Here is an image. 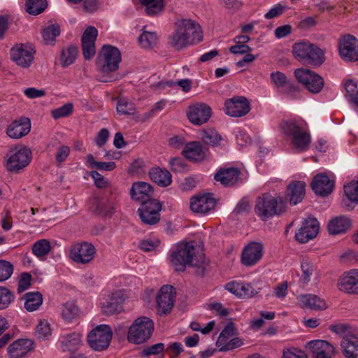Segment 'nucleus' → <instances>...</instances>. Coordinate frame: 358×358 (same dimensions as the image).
<instances>
[{
	"label": "nucleus",
	"instance_id": "nucleus-22",
	"mask_svg": "<svg viewBox=\"0 0 358 358\" xmlns=\"http://www.w3.org/2000/svg\"><path fill=\"white\" fill-rule=\"evenodd\" d=\"M154 189L152 185L146 182L138 181L134 182L130 189V196L132 200L140 203H145L152 199Z\"/></svg>",
	"mask_w": 358,
	"mask_h": 358
},
{
	"label": "nucleus",
	"instance_id": "nucleus-25",
	"mask_svg": "<svg viewBox=\"0 0 358 358\" xmlns=\"http://www.w3.org/2000/svg\"><path fill=\"white\" fill-rule=\"evenodd\" d=\"M320 229V224L317 219L308 217L305 220L301 228L296 232V239L301 243H307L315 238Z\"/></svg>",
	"mask_w": 358,
	"mask_h": 358
},
{
	"label": "nucleus",
	"instance_id": "nucleus-52",
	"mask_svg": "<svg viewBox=\"0 0 358 358\" xmlns=\"http://www.w3.org/2000/svg\"><path fill=\"white\" fill-rule=\"evenodd\" d=\"M157 36L155 32L145 31L139 36L140 45L144 48H152L157 43Z\"/></svg>",
	"mask_w": 358,
	"mask_h": 358
},
{
	"label": "nucleus",
	"instance_id": "nucleus-9",
	"mask_svg": "<svg viewBox=\"0 0 358 358\" xmlns=\"http://www.w3.org/2000/svg\"><path fill=\"white\" fill-rule=\"evenodd\" d=\"M112 335L111 329L108 325H99L88 334L87 342L93 350L102 351L109 346Z\"/></svg>",
	"mask_w": 358,
	"mask_h": 358
},
{
	"label": "nucleus",
	"instance_id": "nucleus-40",
	"mask_svg": "<svg viewBox=\"0 0 358 358\" xmlns=\"http://www.w3.org/2000/svg\"><path fill=\"white\" fill-rule=\"evenodd\" d=\"M79 314L80 310L73 302L68 301L62 307L61 315L63 320L68 323L75 321Z\"/></svg>",
	"mask_w": 358,
	"mask_h": 358
},
{
	"label": "nucleus",
	"instance_id": "nucleus-3",
	"mask_svg": "<svg viewBox=\"0 0 358 358\" xmlns=\"http://www.w3.org/2000/svg\"><path fill=\"white\" fill-rule=\"evenodd\" d=\"M201 27L191 20L182 19L176 24V29L170 36L169 44L176 50H180L192 42L201 41Z\"/></svg>",
	"mask_w": 358,
	"mask_h": 358
},
{
	"label": "nucleus",
	"instance_id": "nucleus-24",
	"mask_svg": "<svg viewBox=\"0 0 358 358\" xmlns=\"http://www.w3.org/2000/svg\"><path fill=\"white\" fill-rule=\"evenodd\" d=\"M334 177H330L325 173L317 174L313 179L311 187L313 191L317 195L327 196L334 188Z\"/></svg>",
	"mask_w": 358,
	"mask_h": 358
},
{
	"label": "nucleus",
	"instance_id": "nucleus-7",
	"mask_svg": "<svg viewBox=\"0 0 358 358\" xmlns=\"http://www.w3.org/2000/svg\"><path fill=\"white\" fill-rule=\"evenodd\" d=\"M120 51L115 46L103 45L96 58V65L103 73L114 72L121 62Z\"/></svg>",
	"mask_w": 358,
	"mask_h": 358
},
{
	"label": "nucleus",
	"instance_id": "nucleus-46",
	"mask_svg": "<svg viewBox=\"0 0 358 358\" xmlns=\"http://www.w3.org/2000/svg\"><path fill=\"white\" fill-rule=\"evenodd\" d=\"M26 11L31 15H36L43 13L48 6L46 0H27Z\"/></svg>",
	"mask_w": 358,
	"mask_h": 358
},
{
	"label": "nucleus",
	"instance_id": "nucleus-57",
	"mask_svg": "<svg viewBox=\"0 0 358 358\" xmlns=\"http://www.w3.org/2000/svg\"><path fill=\"white\" fill-rule=\"evenodd\" d=\"M73 111L72 103H68L64 106L53 110L52 111V115L55 119H59L64 117H67Z\"/></svg>",
	"mask_w": 358,
	"mask_h": 358
},
{
	"label": "nucleus",
	"instance_id": "nucleus-47",
	"mask_svg": "<svg viewBox=\"0 0 358 358\" xmlns=\"http://www.w3.org/2000/svg\"><path fill=\"white\" fill-rule=\"evenodd\" d=\"M51 250V245L48 239L36 241L32 246V252L38 258L46 256Z\"/></svg>",
	"mask_w": 358,
	"mask_h": 358
},
{
	"label": "nucleus",
	"instance_id": "nucleus-28",
	"mask_svg": "<svg viewBox=\"0 0 358 358\" xmlns=\"http://www.w3.org/2000/svg\"><path fill=\"white\" fill-rule=\"evenodd\" d=\"M243 345L244 341L237 336V330L231 319L225 318V351L237 349Z\"/></svg>",
	"mask_w": 358,
	"mask_h": 358
},
{
	"label": "nucleus",
	"instance_id": "nucleus-32",
	"mask_svg": "<svg viewBox=\"0 0 358 358\" xmlns=\"http://www.w3.org/2000/svg\"><path fill=\"white\" fill-rule=\"evenodd\" d=\"M341 352L345 358H358V337L345 335L341 341Z\"/></svg>",
	"mask_w": 358,
	"mask_h": 358
},
{
	"label": "nucleus",
	"instance_id": "nucleus-60",
	"mask_svg": "<svg viewBox=\"0 0 358 358\" xmlns=\"http://www.w3.org/2000/svg\"><path fill=\"white\" fill-rule=\"evenodd\" d=\"M271 80L272 83L276 87H282L285 85L287 78L285 75L280 71H275L271 73Z\"/></svg>",
	"mask_w": 358,
	"mask_h": 358
},
{
	"label": "nucleus",
	"instance_id": "nucleus-62",
	"mask_svg": "<svg viewBox=\"0 0 358 358\" xmlns=\"http://www.w3.org/2000/svg\"><path fill=\"white\" fill-rule=\"evenodd\" d=\"M282 358H308V356L301 350L291 348L283 351Z\"/></svg>",
	"mask_w": 358,
	"mask_h": 358
},
{
	"label": "nucleus",
	"instance_id": "nucleus-23",
	"mask_svg": "<svg viewBox=\"0 0 358 358\" xmlns=\"http://www.w3.org/2000/svg\"><path fill=\"white\" fill-rule=\"evenodd\" d=\"M187 116L195 125H201L208 121L211 116L210 107L204 103H196L189 107Z\"/></svg>",
	"mask_w": 358,
	"mask_h": 358
},
{
	"label": "nucleus",
	"instance_id": "nucleus-6",
	"mask_svg": "<svg viewBox=\"0 0 358 358\" xmlns=\"http://www.w3.org/2000/svg\"><path fill=\"white\" fill-rule=\"evenodd\" d=\"M153 331V321L148 317H139L130 326L127 340L131 343H143L151 337Z\"/></svg>",
	"mask_w": 358,
	"mask_h": 358
},
{
	"label": "nucleus",
	"instance_id": "nucleus-1",
	"mask_svg": "<svg viewBox=\"0 0 358 358\" xmlns=\"http://www.w3.org/2000/svg\"><path fill=\"white\" fill-rule=\"evenodd\" d=\"M203 246L202 242L194 241L178 243L169 251V262L177 271H183L187 266L203 268Z\"/></svg>",
	"mask_w": 358,
	"mask_h": 358
},
{
	"label": "nucleus",
	"instance_id": "nucleus-31",
	"mask_svg": "<svg viewBox=\"0 0 358 358\" xmlns=\"http://www.w3.org/2000/svg\"><path fill=\"white\" fill-rule=\"evenodd\" d=\"M306 185L303 181L290 182L287 189L286 199L289 200L292 205L300 203L305 195Z\"/></svg>",
	"mask_w": 358,
	"mask_h": 358
},
{
	"label": "nucleus",
	"instance_id": "nucleus-14",
	"mask_svg": "<svg viewBox=\"0 0 358 358\" xmlns=\"http://www.w3.org/2000/svg\"><path fill=\"white\" fill-rule=\"evenodd\" d=\"M10 54L12 61L17 65L28 68L34 62L35 50L30 45L18 43L10 49Z\"/></svg>",
	"mask_w": 358,
	"mask_h": 358
},
{
	"label": "nucleus",
	"instance_id": "nucleus-41",
	"mask_svg": "<svg viewBox=\"0 0 358 358\" xmlns=\"http://www.w3.org/2000/svg\"><path fill=\"white\" fill-rule=\"evenodd\" d=\"M78 48L71 45L62 50L60 62L62 67H66L76 61L78 56Z\"/></svg>",
	"mask_w": 358,
	"mask_h": 358
},
{
	"label": "nucleus",
	"instance_id": "nucleus-29",
	"mask_svg": "<svg viewBox=\"0 0 358 358\" xmlns=\"http://www.w3.org/2000/svg\"><path fill=\"white\" fill-rule=\"evenodd\" d=\"M31 129V122L29 118L22 117L14 120L8 127L7 135L13 139L20 138L29 134Z\"/></svg>",
	"mask_w": 358,
	"mask_h": 358
},
{
	"label": "nucleus",
	"instance_id": "nucleus-49",
	"mask_svg": "<svg viewBox=\"0 0 358 358\" xmlns=\"http://www.w3.org/2000/svg\"><path fill=\"white\" fill-rule=\"evenodd\" d=\"M36 335L41 340L49 339L52 335L50 323L46 320H41L36 327Z\"/></svg>",
	"mask_w": 358,
	"mask_h": 358
},
{
	"label": "nucleus",
	"instance_id": "nucleus-64",
	"mask_svg": "<svg viewBox=\"0 0 358 358\" xmlns=\"http://www.w3.org/2000/svg\"><path fill=\"white\" fill-rule=\"evenodd\" d=\"M70 154V148L66 145L59 146L55 154V159L57 163L64 162Z\"/></svg>",
	"mask_w": 358,
	"mask_h": 358
},
{
	"label": "nucleus",
	"instance_id": "nucleus-16",
	"mask_svg": "<svg viewBox=\"0 0 358 358\" xmlns=\"http://www.w3.org/2000/svg\"><path fill=\"white\" fill-rule=\"evenodd\" d=\"M264 247L261 242H250L242 251L241 262L247 267L253 266L261 261L264 256Z\"/></svg>",
	"mask_w": 358,
	"mask_h": 358
},
{
	"label": "nucleus",
	"instance_id": "nucleus-19",
	"mask_svg": "<svg viewBox=\"0 0 358 358\" xmlns=\"http://www.w3.org/2000/svg\"><path fill=\"white\" fill-rule=\"evenodd\" d=\"M226 113L231 117H240L250 111V104L244 96H235L225 100Z\"/></svg>",
	"mask_w": 358,
	"mask_h": 358
},
{
	"label": "nucleus",
	"instance_id": "nucleus-42",
	"mask_svg": "<svg viewBox=\"0 0 358 358\" xmlns=\"http://www.w3.org/2000/svg\"><path fill=\"white\" fill-rule=\"evenodd\" d=\"M85 164L91 169H98L99 171H110L113 170L115 167V163L113 162H98L95 161L94 156L92 154H88L85 157Z\"/></svg>",
	"mask_w": 358,
	"mask_h": 358
},
{
	"label": "nucleus",
	"instance_id": "nucleus-56",
	"mask_svg": "<svg viewBox=\"0 0 358 358\" xmlns=\"http://www.w3.org/2000/svg\"><path fill=\"white\" fill-rule=\"evenodd\" d=\"M160 243V240L157 238H148L140 242L139 248L145 252H150L155 250Z\"/></svg>",
	"mask_w": 358,
	"mask_h": 358
},
{
	"label": "nucleus",
	"instance_id": "nucleus-34",
	"mask_svg": "<svg viewBox=\"0 0 358 358\" xmlns=\"http://www.w3.org/2000/svg\"><path fill=\"white\" fill-rule=\"evenodd\" d=\"M124 299L120 292L113 293L108 299L101 303V309L105 314L112 315L119 312Z\"/></svg>",
	"mask_w": 358,
	"mask_h": 358
},
{
	"label": "nucleus",
	"instance_id": "nucleus-5",
	"mask_svg": "<svg viewBox=\"0 0 358 358\" xmlns=\"http://www.w3.org/2000/svg\"><path fill=\"white\" fill-rule=\"evenodd\" d=\"M284 208L285 201L282 198L265 194L257 199L255 211L262 220H267L275 215L280 214Z\"/></svg>",
	"mask_w": 358,
	"mask_h": 358
},
{
	"label": "nucleus",
	"instance_id": "nucleus-36",
	"mask_svg": "<svg viewBox=\"0 0 358 358\" xmlns=\"http://www.w3.org/2000/svg\"><path fill=\"white\" fill-rule=\"evenodd\" d=\"M82 335L78 332L62 335L59 338L62 351H75L81 344Z\"/></svg>",
	"mask_w": 358,
	"mask_h": 358
},
{
	"label": "nucleus",
	"instance_id": "nucleus-58",
	"mask_svg": "<svg viewBox=\"0 0 358 358\" xmlns=\"http://www.w3.org/2000/svg\"><path fill=\"white\" fill-rule=\"evenodd\" d=\"M31 275L29 273H22L19 279L17 292L21 293L31 286Z\"/></svg>",
	"mask_w": 358,
	"mask_h": 358
},
{
	"label": "nucleus",
	"instance_id": "nucleus-15",
	"mask_svg": "<svg viewBox=\"0 0 358 358\" xmlns=\"http://www.w3.org/2000/svg\"><path fill=\"white\" fill-rule=\"evenodd\" d=\"M217 201L210 193L192 196L189 201V208L195 213L206 215L214 209Z\"/></svg>",
	"mask_w": 358,
	"mask_h": 358
},
{
	"label": "nucleus",
	"instance_id": "nucleus-51",
	"mask_svg": "<svg viewBox=\"0 0 358 358\" xmlns=\"http://www.w3.org/2000/svg\"><path fill=\"white\" fill-rule=\"evenodd\" d=\"M201 138L205 144L212 146L217 145L222 140L221 136L213 129L204 130Z\"/></svg>",
	"mask_w": 358,
	"mask_h": 358
},
{
	"label": "nucleus",
	"instance_id": "nucleus-35",
	"mask_svg": "<svg viewBox=\"0 0 358 358\" xmlns=\"http://www.w3.org/2000/svg\"><path fill=\"white\" fill-rule=\"evenodd\" d=\"M351 227V221L345 216H338L331 219L327 226L331 234L345 233Z\"/></svg>",
	"mask_w": 358,
	"mask_h": 358
},
{
	"label": "nucleus",
	"instance_id": "nucleus-55",
	"mask_svg": "<svg viewBox=\"0 0 358 358\" xmlns=\"http://www.w3.org/2000/svg\"><path fill=\"white\" fill-rule=\"evenodd\" d=\"M13 271L14 266L10 262L0 260V282H3L9 279Z\"/></svg>",
	"mask_w": 358,
	"mask_h": 358
},
{
	"label": "nucleus",
	"instance_id": "nucleus-39",
	"mask_svg": "<svg viewBox=\"0 0 358 358\" xmlns=\"http://www.w3.org/2000/svg\"><path fill=\"white\" fill-rule=\"evenodd\" d=\"M301 271L299 281L303 285H307L315 272V266L311 260L303 259L301 262Z\"/></svg>",
	"mask_w": 358,
	"mask_h": 358
},
{
	"label": "nucleus",
	"instance_id": "nucleus-26",
	"mask_svg": "<svg viewBox=\"0 0 358 358\" xmlns=\"http://www.w3.org/2000/svg\"><path fill=\"white\" fill-rule=\"evenodd\" d=\"M306 348L314 355V358H332L335 355L334 346L323 340L310 341Z\"/></svg>",
	"mask_w": 358,
	"mask_h": 358
},
{
	"label": "nucleus",
	"instance_id": "nucleus-59",
	"mask_svg": "<svg viewBox=\"0 0 358 358\" xmlns=\"http://www.w3.org/2000/svg\"><path fill=\"white\" fill-rule=\"evenodd\" d=\"M285 10V6L277 3L270 8V10L264 14V17L267 20H271L280 16Z\"/></svg>",
	"mask_w": 358,
	"mask_h": 358
},
{
	"label": "nucleus",
	"instance_id": "nucleus-44",
	"mask_svg": "<svg viewBox=\"0 0 358 358\" xmlns=\"http://www.w3.org/2000/svg\"><path fill=\"white\" fill-rule=\"evenodd\" d=\"M344 194L351 203L358 204V178L344 185Z\"/></svg>",
	"mask_w": 358,
	"mask_h": 358
},
{
	"label": "nucleus",
	"instance_id": "nucleus-43",
	"mask_svg": "<svg viewBox=\"0 0 358 358\" xmlns=\"http://www.w3.org/2000/svg\"><path fill=\"white\" fill-rule=\"evenodd\" d=\"M41 34L45 44L52 45L56 37L60 34V28L58 24H51L45 27Z\"/></svg>",
	"mask_w": 358,
	"mask_h": 358
},
{
	"label": "nucleus",
	"instance_id": "nucleus-48",
	"mask_svg": "<svg viewBox=\"0 0 358 358\" xmlns=\"http://www.w3.org/2000/svg\"><path fill=\"white\" fill-rule=\"evenodd\" d=\"M241 171L237 167L225 168V187H233L241 182Z\"/></svg>",
	"mask_w": 358,
	"mask_h": 358
},
{
	"label": "nucleus",
	"instance_id": "nucleus-2",
	"mask_svg": "<svg viewBox=\"0 0 358 358\" xmlns=\"http://www.w3.org/2000/svg\"><path fill=\"white\" fill-rule=\"evenodd\" d=\"M280 128L292 148L298 152L309 149L311 136L306 122L302 120H283Z\"/></svg>",
	"mask_w": 358,
	"mask_h": 358
},
{
	"label": "nucleus",
	"instance_id": "nucleus-37",
	"mask_svg": "<svg viewBox=\"0 0 358 358\" xmlns=\"http://www.w3.org/2000/svg\"><path fill=\"white\" fill-rule=\"evenodd\" d=\"M149 176L154 182L161 187H167L172 182V176L170 172L159 167L151 169Z\"/></svg>",
	"mask_w": 358,
	"mask_h": 358
},
{
	"label": "nucleus",
	"instance_id": "nucleus-4",
	"mask_svg": "<svg viewBox=\"0 0 358 358\" xmlns=\"http://www.w3.org/2000/svg\"><path fill=\"white\" fill-rule=\"evenodd\" d=\"M292 54L298 60L314 66H320L325 60L324 50L307 40L294 43Z\"/></svg>",
	"mask_w": 358,
	"mask_h": 358
},
{
	"label": "nucleus",
	"instance_id": "nucleus-13",
	"mask_svg": "<svg viewBox=\"0 0 358 358\" xmlns=\"http://www.w3.org/2000/svg\"><path fill=\"white\" fill-rule=\"evenodd\" d=\"M225 289L238 299H250L257 295L261 290L254 282H245L241 280H234L225 285Z\"/></svg>",
	"mask_w": 358,
	"mask_h": 358
},
{
	"label": "nucleus",
	"instance_id": "nucleus-54",
	"mask_svg": "<svg viewBox=\"0 0 358 358\" xmlns=\"http://www.w3.org/2000/svg\"><path fill=\"white\" fill-rule=\"evenodd\" d=\"M13 292L5 287H0V310L7 308L14 301Z\"/></svg>",
	"mask_w": 358,
	"mask_h": 358
},
{
	"label": "nucleus",
	"instance_id": "nucleus-45",
	"mask_svg": "<svg viewBox=\"0 0 358 358\" xmlns=\"http://www.w3.org/2000/svg\"><path fill=\"white\" fill-rule=\"evenodd\" d=\"M139 1L145 6V12L150 16L160 13L164 6V0H139Z\"/></svg>",
	"mask_w": 358,
	"mask_h": 358
},
{
	"label": "nucleus",
	"instance_id": "nucleus-10",
	"mask_svg": "<svg viewBox=\"0 0 358 358\" xmlns=\"http://www.w3.org/2000/svg\"><path fill=\"white\" fill-rule=\"evenodd\" d=\"M7 157L6 169L10 172L18 173L29 164L32 155L29 149L21 148L11 150Z\"/></svg>",
	"mask_w": 358,
	"mask_h": 358
},
{
	"label": "nucleus",
	"instance_id": "nucleus-8",
	"mask_svg": "<svg viewBox=\"0 0 358 358\" xmlns=\"http://www.w3.org/2000/svg\"><path fill=\"white\" fill-rule=\"evenodd\" d=\"M294 76L298 82L311 93L317 94L324 87V81L323 78L311 70L299 68L295 70Z\"/></svg>",
	"mask_w": 358,
	"mask_h": 358
},
{
	"label": "nucleus",
	"instance_id": "nucleus-50",
	"mask_svg": "<svg viewBox=\"0 0 358 358\" xmlns=\"http://www.w3.org/2000/svg\"><path fill=\"white\" fill-rule=\"evenodd\" d=\"M343 85L352 102L358 108V86L357 81L351 79L347 80L344 82Z\"/></svg>",
	"mask_w": 358,
	"mask_h": 358
},
{
	"label": "nucleus",
	"instance_id": "nucleus-63",
	"mask_svg": "<svg viewBox=\"0 0 358 358\" xmlns=\"http://www.w3.org/2000/svg\"><path fill=\"white\" fill-rule=\"evenodd\" d=\"M292 27L289 24H285L278 27L275 31L274 34L276 38L281 39L289 36L292 32Z\"/></svg>",
	"mask_w": 358,
	"mask_h": 358
},
{
	"label": "nucleus",
	"instance_id": "nucleus-61",
	"mask_svg": "<svg viewBox=\"0 0 358 358\" xmlns=\"http://www.w3.org/2000/svg\"><path fill=\"white\" fill-rule=\"evenodd\" d=\"M287 282L286 281L282 282L273 287L274 296L280 299L283 300L287 294Z\"/></svg>",
	"mask_w": 358,
	"mask_h": 358
},
{
	"label": "nucleus",
	"instance_id": "nucleus-33",
	"mask_svg": "<svg viewBox=\"0 0 358 358\" xmlns=\"http://www.w3.org/2000/svg\"><path fill=\"white\" fill-rule=\"evenodd\" d=\"M32 342L29 339H17L8 348V355L10 358H21L29 352Z\"/></svg>",
	"mask_w": 358,
	"mask_h": 358
},
{
	"label": "nucleus",
	"instance_id": "nucleus-53",
	"mask_svg": "<svg viewBox=\"0 0 358 358\" xmlns=\"http://www.w3.org/2000/svg\"><path fill=\"white\" fill-rule=\"evenodd\" d=\"M135 105L125 98L119 99L117 104V112L120 115H131L135 113Z\"/></svg>",
	"mask_w": 358,
	"mask_h": 358
},
{
	"label": "nucleus",
	"instance_id": "nucleus-27",
	"mask_svg": "<svg viewBox=\"0 0 358 358\" xmlns=\"http://www.w3.org/2000/svg\"><path fill=\"white\" fill-rule=\"evenodd\" d=\"M296 301L300 307L312 310H324L328 308L324 299L313 294H301L297 296Z\"/></svg>",
	"mask_w": 358,
	"mask_h": 358
},
{
	"label": "nucleus",
	"instance_id": "nucleus-12",
	"mask_svg": "<svg viewBox=\"0 0 358 358\" xmlns=\"http://www.w3.org/2000/svg\"><path fill=\"white\" fill-rule=\"evenodd\" d=\"M96 254L95 247L88 242L73 243L70 250L69 257L75 262L86 264L93 260Z\"/></svg>",
	"mask_w": 358,
	"mask_h": 358
},
{
	"label": "nucleus",
	"instance_id": "nucleus-18",
	"mask_svg": "<svg viewBox=\"0 0 358 358\" xmlns=\"http://www.w3.org/2000/svg\"><path fill=\"white\" fill-rule=\"evenodd\" d=\"M162 209L161 203L158 200H150L141 204L138 213L141 221L149 225L157 224L160 220L159 211Z\"/></svg>",
	"mask_w": 358,
	"mask_h": 358
},
{
	"label": "nucleus",
	"instance_id": "nucleus-11",
	"mask_svg": "<svg viewBox=\"0 0 358 358\" xmlns=\"http://www.w3.org/2000/svg\"><path fill=\"white\" fill-rule=\"evenodd\" d=\"M338 50L343 61L346 62L358 61V39L351 34L341 36L338 41Z\"/></svg>",
	"mask_w": 358,
	"mask_h": 358
},
{
	"label": "nucleus",
	"instance_id": "nucleus-38",
	"mask_svg": "<svg viewBox=\"0 0 358 358\" xmlns=\"http://www.w3.org/2000/svg\"><path fill=\"white\" fill-rule=\"evenodd\" d=\"M24 307L29 312H33L38 309L43 303V296L38 292H27L24 294Z\"/></svg>",
	"mask_w": 358,
	"mask_h": 358
},
{
	"label": "nucleus",
	"instance_id": "nucleus-17",
	"mask_svg": "<svg viewBox=\"0 0 358 358\" xmlns=\"http://www.w3.org/2000/svg\"><path fill=\"white\" fill-rule=\"evenodd\" d=\"M336 287L344 294L358 295V269L343 273L337 280Z\"/></svg>",
	"mask_w": 358,
	"mask_h": 358
},
{
	"label": "nucleus",
	"instance_id": "nucleus-30",
	"mask_svg": "<svg viewBox=\"0 0 358 358\" xmlns=\"http://www.w3.org/2000/svg\"><path fill=\"white\" fill-rule=\"evenodd\" d=\"M207 152L208 149L203 148L200 143L192 141L186 144L182 154L191 162H197L203 160L206 157Z\"/></svg>",
	"mask_w": 358,
	"mask_h": 358
},
{
	"label": "nucleus",
	"instance_id": "nucleus-20",
	"mask_svg": "<svg viewBox=\"0 0 358 358\" xmlns=\"http://www.w3.org/2000/svg\"><path fill=\"white\" fill-rule=\"evenodd\" d=\"M175 295V289L173 286L164 285L160 289L157 297L158 313L160 315H166L172 310Z\"/></svg>",
	"mask_w": 358,
	"mask_h": 358
},
{
	"label": "nucleus",
	"instance_id": "nucleus-21",
	"mask_svg": "<svg viewBox=\"0 0 358 358\" xmlns=\"http://www.w3.org/2000/svg\"><path fill=\"white\" fill-rule=\"evenodd\" d=\"M98 36V30L93 26H89L84 31L81 38L83 57L90 60L96 53L95 41Z\"/></svg>",
	"mask_w": 358,
	"mask_h": 358
}]
</instances>
